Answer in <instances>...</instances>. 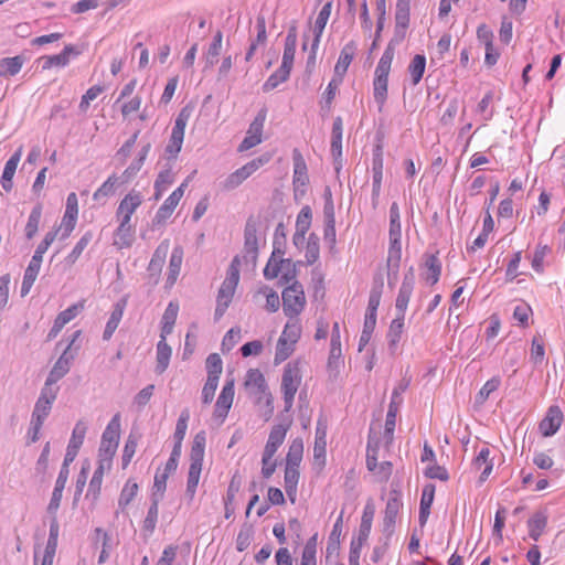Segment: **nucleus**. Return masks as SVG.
<instances>
[{"label": "nucleus", "mask_w": 565, "mask_h": 565, "mask_svg": "<svg viewBox=\"0 0 565 565\" xmlns=\"http://www.w3.org/2000/svg\"><path fill=\"white\" fill-rule=\"evenodd\" d=\"M414 285H415V277H414L413 269L411 268L407 274H405V276L403 278V281H402L397 298H396L395 307L397 310V315H404V312L408 306L411 296L413 294Z\"/></svg>", "instance_id": "14"}, {"label": "nucleus", "mask_w": 565, "mask_h": 565, "mask_svg": "<svg viewBox=\"0 0 565 565\" xmlns=\"http://www.w3.org/2000/svg\"><path fill=\"white\" fill-rule=\"evenodd\" d=\"M342 356L341 340H340V327L338 322L332 326L330 353L328 359V366L330 369L338 367Z\"/></svg>", "instance_id": "22"}, {"label": "nucleus", "mask_w": 565, "mask_h": 565, "mask_svg": "<svg viewBox=\"0 0 565 565\" xmlns=\"http://www.w3.org/2000/svg\"><path fill=\"white\" fill-rule=\"evenodd\" d=\"M288 427L285 425H275L269 434L267 444L265 446L264 452L265 457L273 458L276 454L277 449L284 443Z\"/></svg>", "instance_id": "19"}, {"label": "nucleus", "mask_w": 565, "mask_h": 565, "mask_svg": "<svg viewBox=\"0 0 565 565\" xmlns=\"http://www.w3.org/2000/svg\"><path fill=\"white\" fill-rule=\"evenodd\" d=\"M425 56L422 54H416L408 66V72L411 74L413 85H417L420 82L425 72Z\"/></svg>", "instance_id": "44"}, {"label": "nucleus", "mask_w": 565, "mask_h": 565, "mask_svg": "<svg viewBox=\"0 0 565 565\" xmlns=\"http://www.w3.org/2000/svg\"><path fill=\"white\" fill-rule=\"evenodd\" d=\"M170 248V241L164 239L162 241L158 247L156 248L152 258L148 266V273L150 280L153 285H157L160 278V274L162 270V266L166 262V257L168 255Z\"/></svg>", "instance_id": "11"}, {"label": "nucleus", "mask_w": 565, "mask_h": 565, "mask_svg": "<svg viewBox=\"0 0 565 565\" xmlns=\"http://www.w3.org/2000/svg\"><path fill=\"white\" fill-rule=\"evenodd\" d=\"M42 215V207L41 205H36L32 209L26 226H25V235L30 239L32 238L35 233L38 232L40 220Z\"/></svg>", "instance_id": "58"}, {"label": "nucleus", "mask_w": 565, "mask_h": 565, "mask_svg": "<svg viewBox=\"0 0 565 565\" xmlns=\"http://www.w3.org/2000/svg\"><path fill=\"white\" fill-rule=\"evenodd\" d=\"M120 184V178L116 174H111L108 179L94 192L93 199L100 201L102 199L108 198L115 193L116 186Z\"/></svg>", "instance_id": "42"}, {"label": "nucleus", "mask_w": 565, "mask_h": 565, "mask_svg": "<svg viewBox=\"0 0 565 565\" xmlns=\"http://www.w3.org/2000/svg\"><path fill=\"white\" fill-rule=\"evenodd\" d=\"M207 380L218 382L220 375L223 370L221 356L217 353H212L206 359Z\"/></svg>", "instance_id": "51"}, {"label": "nucleus", "mask_w": 565, "mask_h": 565, "mask_svg": "<svg viewBox=\"0 0 565 565\" xmlns=\"http://www.w3.org/2000/svg\"><path fill=\"white\" fill-rule=\"evenodd\" d=\"M399 207L396 202L391 205L390 209V236L396 241L397 236H401V222H399Z\"/></svg>", "instance_id": "62"}, {"label": "nucleus", "mask_w": 565, "mask_h": 565, "mask_svg": "<svg viewBox=\"0 0 565 565\" xmlns=\"http://www.w3.org/2000/svg\"><path fill=\"white\" fill-rule=\"evenodd\" d=\"M563 413L558 406H551L546 416L540 423V430L544 437L554 435L561 427Z\"/></svg>", "instance_id": "15"}, {"label": "nucleus", "mask_w": 565, "mask_h": 565, "mask_svg": "<svg viewBox=\"0 0 565 565\" xmlns=\"http://www.w3.org/2000/svg\"><path fill=\"white\" fill-rule=\"evenodd\" d=\"M375 514V507L370 500L363 511L362 518H361V524L359 529V535L356 540L366 542L371 532L373 518Z\"/></svg>", "instance_id": "28"}, {"label": "nucleus", "mask_w": 565, "mask_h": 565, "mask_svg": "<svg viewBox=\"0 0 565 565\" xmlns=\"http://www.w3.org/2000/svg\"><path fill=\"white\" fill-rule=\"evenodd\" d=\"M161 500V494H157L156 492H152L151 495V505L148 509L147 516L143 520L142 530L148 533V535H151L157 525L158 515H159V502Z\"/></svg>", "instance_id": "24"}, {"label": "nucleus", "mask_w": 565, "mask_h": 565, "mask_svg": "<svg viewBox=\"0 0 565 565\" xmlns=\"http://www.w3.org/2000/svg\"><path fill=\"white\" fill-rule=\"evenodd\" d=\"M395 52L391 47H386L375 68V77L373 82L374 99L380 105V109L387 98L388 75Z\"/></svg>", "instance_id": "3"}, {"label": "nucleus", "mask_w": 565, "mask_h": 565, "mask_svg": "<svg viewBox=\"0 0 565 565\" xmlns=\"http://www.w3.org/2000/svg\"><path fill=\"white\" fill-rule=\"evenodd\" d=\"M21 156L22 149L20 148L10 157L4 166L1 184L6 191H10L12 189V179L20 162Z\"/></svg>", "instance_id": "26"}, {"label": "nucleus", "mask_w": 565, "mask_h": 565, "mask_svg": "<svg viewBox=\"0 0 565 565\" xmlns=\"http://www.w3.org/2000/svg\"><path fill=\"white\" fill-rule=\"evenodd\" d=\"M182 260L183 248L181 246H175L172 250L169 263V273L167 277V284L169 286H173L175 284L181 270Z\"/></svg>", "instance_id": "29"}, {"label": "nucleus", "mask_w": 565, "mask_h": 565, "mask_svg": "<svg viewBox=\"0 0 565 565\" xmlns=\"http://www.w3.org/2000/svg\"><path fill=\"white\" fill-rule=\"evenodd\" d=\"M117 447V444L100 441L98 465L111 468L113 458L116 454Z\"/></svg>", "instance_id": "47"}, {"label": "nucleus", "mask_w": 565, "mask_h": 565, "mask_svg": "<svg viewBox=\"0 0 565 565\" xmlns=\"http://www.w3.org/2000/svg\"><path fill=\"white\" fill-rule=\"evenodd\" d=\"M301 334V326L297 319H290L284 328L280 338L297 343Z\"/></svg>", "instance_id": "57"}, {"label": "nucleus", "mask_w": 565, "mask_h": 565, "mask_svg": "<svg viewBox=\"0 0 565 565\" xmlns=\"http://www.w3.org/2000/svg\"><path fill=\"white\" fill-rule=\"evenodd\" d=\"M120 434V415L116 414L108 423L106 429L103 433L102 441L117 444L119 441Z\"/></svg>", "instance_id": "45"}, {"label": "nucleus", "mask_w": 565, "mask_h": 565, "mask_svg": "<svg viewBox=\"0 0 565 565\" xmlns=\"http://www.w3.org/2000/svg\"><path fill=\"white\" fill-rule=\"evenodd\" d=\"M425 266L429 273L426 279L430 281L431 285H435L439 280L441 273V265L438 257L436 255H427Z\"/></svg>", "instance_id": "53"}, {"label": "nucleus", "mask_w": 565, "mask_h": 565, "mask_svg": "<svg viewBox=\"0 0 565 565\" xmlns=\"http://www.w3.org/2000/svg\"><path fill=\"white\" fill-rule=\"evenodd\" d=\"M138 489L139 487L137 482H132L131 480L127 481L118 500V505L121 510H124L135 499L138 493Z\"/></svg>", "instance_id": "52"}, {"label": "nucleus", "mask_w": 565, "mask_h": 565, "mask_svg": "<svg viewBox=\"0 0 565 565\" xmlns=\"http://www.w3.org/2000/svg\"><path fill=\"white\" fill-rule=\"evenodd\" d=\"M41 263H42V260H39L38 258H33V257L31 258V262L24 271V277H23V281H22V286H21V296L22 297H25L30 292L34 281L36 280V277L39 275V271L41 268Z\"/></svg>", "instance_id": "27"}, {"label": "nucleus", "mask_w": 565, "mask_h": 565, "mask_svg": "<svg viewBox=\"0 0 565 565\" xmlns=\"http://www.w3.org/2000/svg\"><path fill=\"white\" fill-rule=\"evenodd\" d=\"M398 407H399V402H391L390 406H388L387 414H386L385 435L387 436L390 441L393 439V433L395 429V422H396V415L398 412Z\"/></svg>", "instance_id": "60"}, {"label": "nucleus", "mask_w": 565, "mask_h": 565, "mask_svg": "<svg viewBox=\"0 0 565 565\" xmlns=\"http://www.w3.org/2000/svg\"><path fill=\"white\" fill-rule=\"evenodd\" d=\"M109 467H105L103 465H98L96 470L94 471V475L90 479L88 490H87V498H92L93 502H96L99 499L100 490H102V482L106 470H109Z\"/></svg>", "instance_id": "33"}, {"label": "nucleus", "mask_w": 565, "mask_h": 565, "mask_svg": "<svg viewBox=\"0 0 565 565\" xmlns=\"http://www.w3.org/2000/svg\"><path fill=\"white\" fill-rule=\"evenodd\" d=\"M302 374L298 362L286 364L281 377V392L285 403V411L288 412L294 405L295 395L301 384Z\"/></svg>", "instance_id": "4"}, {"label": "nucleus", "mask_w": 565, "mask_h": 565, "mask_svg": "<svg viewBox=\"0 0 565 565\" xmlns=\"http://www.w3.org/2000/svg\"><path fill=\"white\" fill-rule=\"evenodd\" d=\"M258 256V239L255 223L247 221L244 231V259L246 263L256 264Z\"/></svg>", "instance_id": "12"}, {"label": "nucleus", "mask_w": 565, "mask_h": 565, "mask_svg": "<svg viewBox=\"0 0 565 565\" xmlns=\"http://www.w3.org/2000/svg\"><path fill=\"white\" fill-rule=\"evenodd\" d=\"M303 455V441L301 438H296L291 441L287 456L286 466L298 467L302 460Z\"/></svg>", "instance_id": "41"}, {"label": "nucleus", "mask_w": 565, "mask_h": 565, "mask_svg": "<svg viewBox=\"0 0 565 565\" xmlns=\"http://www.w3.org/2000/svg\"><path fill=\"white\" fill-rule=\"evenodd\" d=\"M93 238H94L93 232H90V231L86 232L81 237V239L77 242V244L75 245L73 250L70 253V255L67 256V258H66L67 262L70 264H74L79 258V256L82 255L84 249L88 246V244L93 241Z\"/></svg>", "instance_id": "54"}, {"label": "nucleus", "mask_w": 565, "mask_h": 565, "mask_svg": "<svg viewBox=\"0 0 565 565\" xmlns=\"http://www.w3.org/2000/svg\"><path fill=\"white\" fill-rule=\"evenodd\" d=\"M547 524V516L545 513L539 511L527 521L529 535L532 540L539 541L544 529Z\"/></svg>", "instance_id": "39"}, {"label": "nucleus", "mask_w": 565, "mask_h": 565, "mask_svg": "<svg viewBox=\"0 0 565 565\" xmlns=\"http://www.w3.org/2000/svg\"><path fill=\"white\" fill-rule=\"evenodd\" d=\"M239 267L241 257L235 256L227 269V276L218 289L214 313L215 320H218L223 317L230 303L232 302L235 289L239 281Z\"/></svg>", "instance_id": "2"}, {"label": "nucleus", "mask_w": 565, "mask_h": 565, "mask_svg": "<svg viewBox=\"0 0 565 565\" xmlns=\"http://www.w3.org/2000/svg\"><path fill=\"white\" fill-rule=\"evenodd\" d=\"M285 490L291 503H295L297 495V484L299 481V468L286 466L285 469Z\"/></svg>", "instance_id": "30"}, {"label": "nucleus", "mask_w": 565, "mask_h": 565, "mask_svg": "<svg viewBox=\"0 0 565 565\" xmlns=\"http://www.w3.org/2000/svg\"><path fill=\"white\" fill-rule=\"evenodd\" d=\"M78 312L77 306H71L66 310L60 312L54 320V324L47 334V341H51L57 337L64 326L73 320Z\"/></svg>", "instance_id": "23"}, {"label": "nucleus", "mask_w": 565, "mask_h": 565, "mask_svg": "<svg viewBox=\"0 0 565 565\" xmlns=\"http://www.w3.org/2000/svg\"><path fill=\"white\" fill-rule=\"evenodd\" d=\"M311 209L308 205L303 206L297 216L296 231L307 233L311 225Z\"/></svg>", "instance_id": "64"}, {"label": "nucleus", "mask_w": 565, "mask_h": 565, "mask_svg": "<svg viewBox=\"0 0 565 565\" xmlns=\"http://www.w3.org/2000/svg\"><path fill=\"white\" fill-rule=\"evenodd\" d=\"M79 335L81 331H76L73 334L70 344L53 365L44 385L52 387L53 384H55L58 380H61L68 373L71 369V363L74 360V354L71 352V348Z\"/></svg>", "instance_id": "7"}, {"label": "nucleus", "mask_w": 565, "mask_h": 565, "mask_svg": "<svg viewBox=\"0 0 565 565\" xmlns=\"http://www.w3.org/2000/svg\"><path fill=\"white\" fill-rule=\"evenodd\" d=\"M282 310L289 319L297 318L306 306V296L302 285L295 280L282 290Z\"/></svg>", "instance_id": "5"}, {"label": "nucleus", "mask_w": 565, "mask_h": 565, "mask_svg": "<svg viewBox=\"0 0 565 565\" xmlns=\"http://www.w3.org/2000/svg\"><path fill=\"white\" fill-rule=\"evenodd\" d=\"M171 353V347L167 343L166 339L161 338L157 344V374H162L163 372H166V370L169 366Z\"/></svg>", "instance_id": "31"}, {"label": "nucleus", "mask_w": 565, "mask_h": 565, "mask_svg": "<svg viewBox=\"0 0 565 565\" xmlns=\"http://www.w3.org/2000/svg\"><path fill=\"white\" fill-rule=\"evenodd\" d=\"M342 131L343 122L341 117H337L333 120L332 132H331V153L334 159L335 170L339 171L341 168L342 158Z\"/></svg>", "instance_id": "17"}, {"label": "nucleus", "mask_w": 565, "mask_h": 565, "mask_svg": "<svg viewBox=\"0 0 565 565\" xmlns=\"http://www.w3.org/2000/svg\"><path fill=\"white\" fill-rule=\"evenodd\" d=\"M343 512L340 513L333 529L329 535L326 548V559L329 561L333 555L338 556L340 551V537L342 533Z\"/></svg>", "instance_id": "21"}, {"label": "nucleus", "mask_w": 565, "mask_h": 565, "mask_svg": "<svg viewBox=\"0 0 565 565\" xmlns=\"http://www.w3.org/2000/svg\"><path fill=\"white\" fill-rule=\"evenodd\" d=\"M411 0H397L395 11V29L392 39L386 47H391L395 52V47L401 44L409 25Z\"/></svg>", "instance_id": "6"}, {"label": "nucleus", "mask_w": 565, "mask_h": 565, "mask_svg": "<svg viewBox=\"0 0 565 565\" xmlns=\"http://www.w3.org/2000/svg\"><path fill=\"white\" fill-rule=\"evenodd\" d=\"M174 181V174L171 169L160 171L154 182V200L158 201L167 188Z\"/></svg>", "instance_id": "43"}, {"label": "nucleus", "mask_w": 565, "mask_h": 565, "mask_svg": "<svg viewBox=\"0 0 565 565\" xmlns=\"http://www.w3.org/2000/svg\"><path fill=\"white\" fill-rule=\"evenodd\" d=\"M234 399V379L227 380L217 397L214 416L224 419Z\"/></svg>", "instance_id": "13"}, {"label": "nucleus", "mask_w": 565, "mask_h": 565, "mask_svg": "<svg viewBox=\"0 0 565 565\" xmlns=\"http://www.w3.org/2000/svg\"><path fill=\"white\" fill-rule=\"evenodd\" d=\"M245 385L254 386L258 391L263 392L266 387V381L263 373L258 369H250L246 374Z\"/></svg>", "instance_id": "63"}, {"label": "nucleus", "mask_w": 565, "mask_h": 565, "mask_svg": "<svg viewBox=\"0 0 565 565\" xmlns=\"http://www.w3.org/2000/svg\"><path fill=\"white\" fill-rule=\"evenodd\" d=\"M379 444V439L369 438L366 448V467L370 471H375L377 468Z\"/></svg>", "instance_id": "59"}, {"label": "nucleus", "mask_w": 565, "mask_h": 565, "mask_svg": "<svg viewBox=\"0 0 565 565\" xmlns=\"http://www.w3.org/2000/svg\"><path fill=\"white\" fill-rule=\"evenodd\" d=\"M356 51V44L354 41L347 43L340 52L339 60L334 66V76L343 79L348 67L350 66Z\"/></svg>", "instance_id": "18"}, {"label": "nucleus", "mask_w": 565, "mask_h": 565, "mask_svg": "<svg viewBox=\"0 0 565 565\" xmlns=\"http://www.w3.org/2000/svg\"><path fill=\"white\" fill-rule=\"evenodd\" d=\"M291 70L292 68L288 66L284 68V65L281 64L280 67L264 83L263 90L265 93L270 92L278 87L279 84L285 83L289 78Z\"/></svg>", "instance_id": "40"}, {"label": "nucleus", "mask_w": 565, "mask_h": 565, "mask_svg": "<svg viewBox=\"0 0 565 565\" xmlns=\"http://www.w3.org/2000/svg\"><path fill=\"white\" fill-rule=\"evenodd\" d=\"M320 255V246H319V237L317 234L311 233L308 237L307 246H306V262L308 265L315 264L319 259Z\"/></svg>", "instance_id": "50"}, {"label": "nucleus", "mask_w": 565, "mask_h": 565, "mask_svg": "<svg viewBox=\"0 0 565 565\" xmlns=\"http://www.w3.org/2000/svg\"><path fill=\"white\" fill-rule=\"evenodd\" d=\"M270 160L269 154H264L262 157L255 158L252 161L244 164L242 168L237 169L235 174L239 178L242 182H244L248 177H250L254 172H256L260 167L266 164Z\"/></svg>", "instance_id": "38"}, {"label": "nucleus", "mask_w": 565, "mask_h": 565, "mask_svg": "<svg viewBox=\"0 0 565 565\" xmlns=\"http://www.w3.org/2000/svg\"><path fill=\"white\" fill-rule=\"evenodd\" d=\"M151 145L148 142L145 145L140 152L138 153V157L130 163V166L121 173L120 178V184L128 183L131 181L137 173L142 168L145 160L150 151Z\"/></svg>", "instance_id": "20"}, {"label": "nucleus", "mask_w": 565, "mask_h": 565, "mask_svg": "<svg viewBox=\"0 0 565 565\" xmlns=\"http://www.w3.org/2000/svg\"><path fill=\"white\" fill-rule=\"evenodd\" d=\"M56 395L57 388L44 385V387L41 391V395L35 403L32 413V419L43 424L52 409V405L56 399Z\"/></svg>", "instance_id": "10"}, {"label": "nucleus", "mask_w": 565, "mask_h": 565, "mask_svg": "<svg viewBox=\"0 0 565 565\" xmlns=\"http://www.w3.org/2000/svg\"><path fill=\"white\" fill-rule=\"evenodd\" d=\"M295 344L296 343H291L290 341L279 337L276 345L275 363H280L287 360L292 354Z\"/></svg>", "instance_id": "55"}, {"label": "nucleus", "mask_w": 565, "mask_h": 565, "mask_svg": "<svg viewBox=\"0 0 565 565\" xmlns=\"http://www.w3.org/2000/svg\"><path fill=\"white\" fill-rule=\"evenodd\" d=\"M331 8H332V3L331 2H327L322 9L320 10L318 17H317V20L315 22V28H313V32H315V39H313V49H318V45L320 43V38H321V34L326 28V24L330 18V14H331Z\"/></svg>", "instance_id": "34"}, {"label": "nucleus", "mask_w": 565, "mask_h": 565, "mask_svg": "<svg viewBox=\"0 0 565 565\" xmlns=\"http://www.w3.org/2000/svg\"><path fill=\"white\" fill-rule=\"evenodd\" d=\"M24 63V58L20 55L13 57H4L0 60V77L17 75Z\"/></svg>", "instance_id": "37"}, {"label": "nucleus", "mask_w": 565, "mask_h": 565, "mask_svg": "<svg viewBox=\"0 0 565 565\" xmlns=\"http://www.w3.org/2000/svg\"><path fill=\"white\" fill-rule=\"evenodd\" d=\"M125 306H126L125 300H121L115 305L114 310L110 315L109 320L107 321L106 328L103 333L104 340H109L111 338V335L114 334L115 330L117 329V327L122 318Z\"/></svg>", "instance_id": "32"}, {"label": "nucleus", "mask_w": 565, "mask_h": 565, "mask_svg": "<svg viewBox=\"0 0 565 565\" xmlns=\"http://www.w3.org/2000/svg\"><path fill=\"white\" fill-rule=\"evenodd\" d=\"M206 436L205 431H199L192 443L191 454H190V467L188 472V482L185 489V497L189 501H192L196 488L200 481V476L202 471V463L204 458V449H205Z\"/></svg>", "instance_id": "1"}, {"label": "nucleus", "mask_w": 565, "mask_h": 565, "mask_svg": "<svg viewBox=\"0 0 565 565\" xmlns=\"http://www.w3.org/2000/svg\"><path fill=\"white\" fill-rule=\"evenodd\" d=\"M179 311L178 303L170 302L168 307L164 310V313L162 316V327H161V334L160 338L166 339L168 334H170L173 330L177 316Z\"/></svg>", "instance_id": "35"}, {"label": "nucleus", "mask_w": 565, "mask_h": 565, "mask_svg": "<svg viewBox=\"0 0 565 565\" xmlns=\"http://www.w3.org/2000/svg\"><path fill=\"white\" fill-rule=\"evenodd\" d=\"M79 54L81 51L77 50L76 46L70 44L66 45L60 54L51 55L50 61L53 63V66H65L68 64L71 55L77 56Z\"/></svg>", "instance_id": "56"}, {"label": "nucleus", "mask_w": 565, "mask_h": 565, "mask_svg": "<svg viewBox=\"0 0 565 565\" xmlns=\"http://www.w3.org/2000/svg\"><path fill=\"white\" fill-rule=\"evenodd\" d=\"M401 508L402 501L399 491L391 490L383 519V533L387 539L391 537L395 531L396 518Z\"/></svg>", "instance_id": "9"}, {"label": "nucleus", "mask_w": 565, "mask_h": 565, "mask_svg": "<svg viewBox=\"0 0 565 565\" xmlns=\"http://www.w3.org/2000/svg\"><path fill=\"white\" fill-rule=\"evenodd\" d=\"M383 280L381 279L380 281H375L374 286L371 289L366 312L376 313L381 302Z\"/></svg>", "instance_id": "61"}, {"label": "nucleus", "mask_w": 565, "mask_h": 565, "mask_svg": "<svg viewBox=\"0 0 565 565\" xmlns=\"http://www.w3.org/2000/svg\"><path fill=\"white\" fill-rule=\"evenodd\" d=\"M294 161V184L306 185L309 182L307 164L301 152L296 148L292 150Z\"/></svg>", "instance_id": "25"}, {"label": "nucleus", "mask_w": 565, "mask_h": 565, "mask_svg": "<svg viewBox=\"0 0 565 565\" xmlns=\"http://www.w3.org/2000/svg\"><path fill=\"white\" fill-rule=\"evenodd\" d=\"M404 328V315H396V318L392 321L387 338L391 348H395L399 342L401 335L403 333Z\"/></svg>", "instance_id": "49"}, {"label": "nucleus", "mask_w": 565, "mask_h": 565, "mask_svg": "<svg viewBox=\"0 0 565 565\" xmlns=\"http://www.w3.org/2000/svg\"><path fill=\"white\" fill-rule=\"evenodd\" d=\"M222 40H223V34L218 30V31H216V33L213 38V41L210 44L209 50L206 52V55H205L206 66H213L217 62V58H218V55H220L221 49H222Z\"/></svg>", "instance_id": "48"}, {"label": "nucleus", "mask_w": 565, "mask_h": 565, "mask_svg": "<svg viewBox=\"0 0 565 565\" xmlns=\"http://www.w3.org/2000/svg\"><path fill=\"white\" fill-rule=\"evenodd\" d=\"M189 118L190 113L185 108H183L175 119L170 141L166 148V151L174 158L181 151L184 138V130L189 121Z\"/></svg>", "instance_id": "8"}, {"label": "nucleus", "mask_w": 565, "mask_h": 565, "mask_svg": "<svg viewBox=\"0 0 565 565\" xmlns=\"http://www.w3.org/2000/svg\"><path fill=\"white\" fill-rule=\"evenodd\" d=\"M286 242H287V234L284 223H279L276 226L275 234H274V241H273V256H279L282 257L285 254L286 248Z\"/></svg>", "instance_id": "46"}, {"label": "nucleus", "mask_w": 565, "mask_h": 565, "mask_svg": "<svg viewBox=\"0 0 565 565\" xmlns=\"http://www.w3.org/2000/svg\"><path fill=\"white\" fill-rule=\"evenodd\" d=\"M142 199L139 192H129L119 203L116 215L118 220L130 222L131 215L141 205Z\"/></svg>", "instance_id": "16"}, {"label": "nucleus", "mask_w": 565, "mask_h": 565, "mask_svg": "<svg viewBox=\"0 0 565 565\" xmlns=\"http://www.w3.org/2000/svg\"><path fill=\"white\" fill-rule=\"evenodd\" d=\"M134 241V231L130 222L126 220H119V226L116 230V241L115 244L119 246V248L129 247Z\"/></svg>", "instance_id": "36"}]
</instances>
